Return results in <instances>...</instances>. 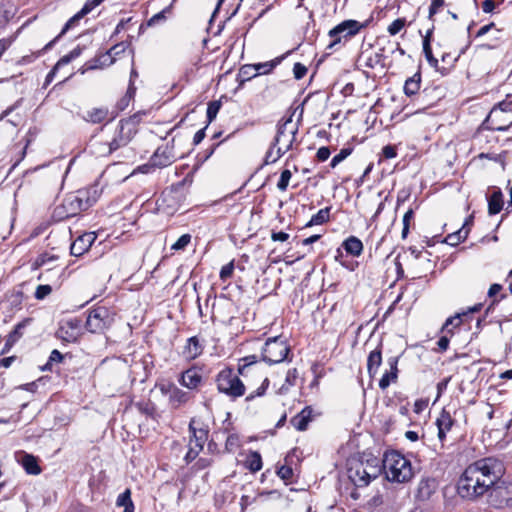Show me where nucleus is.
<instances>
[{
	"label": "nucleus",
	"mask_w": 512,
	"mask_h": 512,
	"mask_svg": "<svg viewBox=\"0 0 512 512\" xmlns=\"http://www.w3.org/2000/svg\"><path fill=\"white\" fill-rule=\"evenodd\" d=\"M281 62V58H275L274 60L257 63L255 65V71L258 75H265L270 73L279 63Z\"/></svg>",
	"instance_id": "43"
},
{
	"label": "nucleus",
	"mask_w": 512,
	"mask_h": 512,
	"mask_svg": "<svg viewBox=\"0 0 512 512\" xmlns=\"http://www.w3.org/2000/svg\"><path fill=\"white\" fill-rule=\"evenodd\" d=\"M220 108H221L220 101H211L208 103L207 111H206L208 123H211L216 118Z\"/></svg>",
	"instance_id": "49"
},
{
	"label": "nucleus",
	"mask_w": 512,
	"mask_h": 512,
	"mask_svg": "<svg viewBox=\"0 0 512 512\" xmlns=\"http://www.w3.org/2000/svg\"><path fill=\"white\" fill-rule=\"evenodd\" d=\"M364 27V24L356 20L342 21L328 32L330 42L327 44L326 50L329 52L339 50Z\"/></svg>",
	"instance_id": "4"
},
{
	"label": "nucleus",
	"mask_w": 512,
	"mask_h": 512,
	"mask_svg": "<svg viewBox=\"0 0 512 512\" xmlns=\"http://www.w3.org/2000/svg\"><path fill=\"white\" fill-rule=\"evenodd\" d=\"M503 207V194L501 190L494 191L488 198V212L490 215L498 214Z\"/></svg>",
	"instance_id": "32"
},
{
	"label": "nucleus",
	"mask_w": 512,
	"mask_h": 512,
	"mask_svg": "<svg viewBox=\"0 0 512 512\" xmlns=\"http://www.w3.org/2000/svg\"><path fill=\"white\" fill-rule=\"evenodd\" d=\"M330 209V207L320 209L316 214H314L311 217L310 221L306 224V226L311 227L314 225H321L327 222L330 216Z\"/></svg>",
	"instance_id": "40"
},
{
	"label": "nucleus",
	"mask_w": 512,
	"mask_h": 512,
	"mask_svg": "<svg viewBox=\"0 0 512 512\" xmlns=\"http://www.w3.org/2000/svg\"><path fill=\"white\" fill-rule=\"evenodd\" d=\"M432 480L430 479H422L418 484L417 489V498L420 500L429 499L431 496L433 489L431 487Z\"/></svg>",
	"instance_id": "41"
},
{
	"label": "nucleus",
	"mask_w": 512,
	"mask_h": 512,
	"mask_svg": "<svg viewBox=\"0 0 512 512\" xmlns=\"http://www.w3.org/2000/svg\"><path fill=\"white\" fill-rule=\"evenodd\" d=\"M215 381L218 391L233 400L245 394V385L230 367L222 369L217 374Z\"/></svg>",
	"instance_id": "5"
},
{
	"label": "nucleus",
	"mask_w": 512,
	"mask_h": 512,
	"mask_svg": "<svg viewBox=\"0 0 512 512\" xmlns=\"http://www.w3.org/2000/svg\"><path fill=\"white\" fill-rule=\"evenodd\" d=\"M127 47H128V45L125 42L117 43L114 46H112L107 51V54L112 57L111 63L114 61V57L123 53Z\"/></svg>",
	"instance_id": "59"
},
{
	"label": "nucleus",
	"mask_w": 512,
	"mask_h": 512,
	"mask_svg": "<svg viewBox=\"0 0 512 512\" xmlns=\"http://www.w3.org/2000/svg\"><path fill=\"white\" fill-rule=\"evenodd\" d=\"M109 118V110L106 107H95L88 110L84 115L83 119L86 122H90L93 124H100Z\"/></svg>",
	"instance_id": "29"
},
{
	"label": "nucleus",
	"mask_w": 512,
	"mask_h": 512,
	"mask_svg": "<svg viewBox=\"0 0 512 512\" xmlns=\"http://www.w3.org/2000/svg\"><path fill=\"white\" fill-rule=\"evenodd\" d=\"M405 26H406V19L405 18H397L387 27V32L389 33V35L395 36Z\"/></svg>",
	"instance_id": "47"
},
{
	"label": "nucleus",
	"mask_w": 512,
	"mask_h": 512,
	"mask_svg": "<svg viewBox=\"0 0 512 512\" xmlns=\"http://www.w3.org/2000/svg\"><path fill=\"white\" fill-rule=\"evenodd\" d=\"M382 364V344L372 350L367 358V372L371 378L375 377L378 373L379 367Z\"/></svg>",
	"instance_id": "21"
},
{
	"label": "nucleus",
	"mask_w": 512,
	"mask_h": 512,
	"mask_svg": "<svg viewBox=\"0 0 512 512\" xmlns=\"http://www.w3.org/2000/svg\"><path fill=\"white\" fill-rule=\"evenodd\" d=\"M414 218L413 209H409L403 216L402 238H406L409 233L410 221Z\"/></svg>",
	"instance_id": "57"
},
{
	"label": "nucleus",
	"mask_w": 512,
	"mask_h": 512,
	"mask_svg": "<svg viewBox=\"0 0 512 512\" xmlns=\"http://www.w3.org/2000/svg\"><path fill=\"white\" fill-rule=\"evenodd\" d=\"M188 430L190 433L189 446L198 449V451H202L208 439V428L203 426L198 427L196 425L195 419H191L189 422Z\"/></svg>",
	"instance_id": "12"
},
{
	"label": "nucleus",
	"mask_w": 512,
	"mask_h": 512,
	"mask_svg": "<svg viewBox=\"0 0 512 512\" xmlns=\"http://www.w3.org/2000/svg\"><path fill=\"white\" fill-rule=\"evenodd\" d=\"M101 2L99 0H87L83 7L80 9V14L87 15L97 6H99Z\"/></svg>",
	"instance_id": "61"
},
{
	"label": "nucleus",
	"mask_w": 512,
	"mask_h": 512,
	"mask_svg": "<svg viewBox=\"0 0 512 512\" xmlns=\"http://www.w3.org/2000/svg\"><path fill=\"white\" fill-rule=\"evenodd\" d=\"M468 236V230L465 228V224L456 232L450 233L445 237L444 242L450 246H457L463 242Z\"/></svg>",
	"instance_id": "37"
},
{
	"label": "nucleus",
	"mask_w": 512,
	"mask_h": 512,
	"mask_svg": "<svg viewBox=\"0 0 512 512\" xmlns=\"http://www.w3.org/2000/svg\"><path fill=\"white\" fill-rule=\"evenodd\" d=\"M277 475L283 480H290L293 476V470L291 467L283 465L277 470Z\"/></svg>",
	"instance_id": "63"
},
{
	"label": "nucleus",
	"mask_w": 512,
	"mask_h": 512,
	"mask_svg": "<svg viewBox=\"0 0 512 512\" xmlns=\"http://www.w3.org/2000/svg\"><path fill=\"white\" fill-rule=\"evenodd\" d=\"M298 372L296 368L289 369L285 377V383L279 388L280 394H285L288 389L296 384Z\"/></svg>",
	"instance_id": "44"
},
{
	"label": "nucleus",
	"mask_w": 512,
	"mask_h": 512,
	"mask_svg": "<svg viewBox=\"0 0 512 512\" xmlns=\"http://www.w3.org/2000/svg\"><path fill=\"white\" fill-rule=\"evenodd\" d=\"M445 5V0H431L429 6L428 19L434 24L435 15L439 12V10Z\"/></svg>",
	"instance_id": "50"
},
{
	"label": "nucleus",
	"mask_w": 512,
	"mask_h": 512,
	"mask_svg": "<svg viewBox=\"0 0 512 512\" xmlns=\"http://www.w3.org/2000/svg\"><path fill=\"white\" fill-rule=\"evenodd\" d=\"M469 312L456 313L446 319L442 326V332L453 335V329L459 327L463 322L468 321Z\"/></svg>",
	"instance_id": "28"
},
{
	"label": "nucleus",
	"mask_w": 512,
	"mask_h": 512,
	"mask_svg": "<svg viewBox=\"0 0 512 512\" xmlns=\"http://www.w3.org/2000/svg\"><path fill=\"white\" fill-rule=\"evenodd\" d=\"M257 362V356L255 355H249L242 359H240L238 372L240 375H245V370L250 367L251 365L255 364Z\"/></svg>",
	"instance_id": "51"
},
{
	"label": "nucleus",
	"mask_w": 512,
	"mask_h": 512,
	"mask_svg": "<svg viewBox=\"0 0 512 512\" xmlns=\"http://www.w3.org/2000/svg\"><path fill=\"white\" fill-rule=\"evenodd\" d=\"M384 56L382 53H375L367 58L365 62V66L369 68H374L377 65L383 66Z\"/></svg>",
	"instance_id": "56"
},
{
	"label": "nucleus",
	"mask_w": 512,
	"mask_h": 512,
	"mask_svg": "<svg viewBox=\"0 0 512 512\" xmlns=\"http://www.w3.org/2000/svg\"><path fill=\"white\" fill-rule=\"evenodd\" d=\"M116 505L119 507H124L123 512H134V504L131 499L130 489H126L124 492L118 495Z\"/></svg>",
	"instance_id": "38"
},
{
	"label": "nucleus",
	"mask_w": 512,
	"mask_h": 512,
	"mask_svg": "<svg viewBox=\"0 0 512 512\" xmlns=\"http://www.w3.org/2000/svg\"><path fill=\"white\" fill-rule=\"evenodd\" d=\"M368 476L364 462H354L348 468L349 479L358 487H364L370 483Z\"/></svg>",
	"instance_id": "14"
},
{
	"label": "nucleus",
	"mask_w": 512,
	"mask_h": 512,
	"mask_svg": "<svg viewBox=\"0 0 512 512\" xmlns=\"http://www.w3.org/2000/svg\"><path fill=\"white\" fill-rule=\"evenodd\" d=\"M490 496L494 498L497 507H503L510 504L512 501V485L499 483V481L492 487Z\"/></svg>",
	"instance_id": "13"
},
{
	"label": "nucleus",
	"mask_w": 512,
	"mask_h": 512,
	"mask_svg": "<svg viewBox=\"0 0 512 512\" xmlns=\"http://www.w3.org/2000/svg\"><path fill=\"white\" fill-rule=\"evenodd\" d=\"M52 292V287L48 284H45V285H39L37 288H36V291H35V298L37 300H43L44 298H46L50 293Z\"/></svg>",
	"instance_id": "58"
},
{
	"label": "nucleus",
	"mask_w": 512,
	"mask_h": 512,
	"mask_svg": "<svg viewBox=\"0 0 512 512\" xmlns=\"http://www.w3.org/2000/svg\"><path fill=\"white\" fill-rule=\"evenodd\" d=\"M111 322L109 310L100 306L89 312L85 327L91 333H102L111 325Z\"/></svg>",
	"instance_id": "9"
},
{
	"label": "nucleus",
	"mask_w": 512,
	"mask_h": 512,
	"mask_svg": "<svg viewBox=\"0 0 512 512\" xmlns=\"http://www.w3.org/2000/svg\"><path fill=\"white\" fill-rule=\"evenodd\" d=\"M487 128L495 131H507L512 126V114L511 116H505L502 120L498 121H487V118L484 121Z\"/></svg>",
	"instance_id": "36"
},
{
	"label": "nucleus",
	"mask_w": 512,
	"mask_h": 512,
	"mask_svg": "<svg viewBox=\"0 0 512 512\" xmlns=\"http://www.w3.org/2000/svg\"><path fill=\"white\" fill-rule=\"evenodd\" d=\"M175 160L176 155L174 153V147L169 144L158 147L150 157L152 166L156 168H165L170 166L173 162H175Z\"/></svg>",
	"instance_id": "11"
},
{
	"label": "nucleus",
	"mask_w": 512,
	"mask_h": 512,
	"mask_svg": "<svg viewBox=\"0 0 512 512\" xmlns=\"http://www.w3.org/2000/svg\"><path fill=\"white\" fill-rule=\"evenodd\" d=\"M169 403L173 408H178L190 399V393L183 391L172 383L167 384Z\"/></svg>",
	"instance_id": "19"
},
{
	"label": "nucleus",
	"mask_w": 512,
	"mask_h": 512,
	"mask_svg": "<svg viewBox=\"0 0 512 512\" xmlns=\"http://www.w3.org/2000/svg\"><path fill=\"white\" fill-rule=\"evenodd\" d=\"M240 445L239 437L237 434H230L225 442V447L228 451L232 452Z\"/></svg>",
	"instance_id": "60"
},
{
	"label": "nucleus",
	"mask_w": 512,
	"mask_h": 512,
	"mask_svg": "<svg viewBox=\"0 0 512 512\" xmlns=\"http://www.w3.org/2000/svg\"><path fill=\"white\" fill-rule=\"evenodd\" d=\"M204 346L197 336L187 339L186 345L183 350V355L187 359H196L203 352Z\"/></svg>",
	"instance_id": "25"
},
{
	"label": "nucleus",
	"mask_w": 512,
	"mask_h": 512,
	"mask_svg": "<svg viewBox=\"0 0 512 512\" xmlns=\"http://www.w3.org/2000/svg\"><path fill=\"white\" fill-rule=\"evenodd\" d=\"M365 470L367 471V473H369L368 479L370 481L377 478L383 471V460L380 461L377 458L368 460L365 463Z\"/></svg>",
	"instance_id": "35"
},
{
	"label": "nucleus",
	"mask_w": 512,
	"mask_h": 512,
	"mask_svg": "<svg viewBox=\"0 0 512 512\" xmlns=\"http://www.w3.org/2000/svg\"><path fill=\"white\" fill-rule=\"evenodd\" d=\"M313 409L310 406L304 407L298 414L291 418V425L298 431H305L312 420Z\"/></svg>",
	"instance_id": "23"
},
{
	"label": "nucleus",
	"mask_w": 512,
	"mask_h": 512,
	"mask_svg": "<svg viewBox=\"0 0 512 512\" xmlns=\"http://www.w3.org/2000/svg\"><path fill=\"white\" fill-rule=\"evenodd\" d=\"M63 358L64 357H63L62 353L59 350H57V349L52 350V352L50 353V356L48 358V361L42 367V370H44V371H52L53 364L61 363Z\"/></svg>",
	"instance_id": "46"
},
{
	"label": "nucleus",
	"mask_w": 512,
	"mask_h": 512,
	"mask_svg": "<svg viewBox=\"0 0 512 512\" xmlns=\"http://www.w3.org/2000/svg\"><path fill=\"white\" fill-rule=\"evenodd\" d=\"M421 85V73L416 72L413 76L409 77L404 84V93L406 96L411 97L415 95Z\"/></svg>",
	"instance_id": "33"
},
{
	"label": "nucleus",
	"mask_w": 512,
	"mask_h": 512,
	"mask_svg": "<svg viewBox=\"0 0 512 512\" xmlns=\"http://www.w3.org/2000/svg\"><path fill=\"white\" fill-rule=\"evenodd\" d=\"M512 114V101H503L495 106L489 115L487 121H498L502 120L505 116H511Z\"/></svg>",
	"instance_id": "27"
},
{
	"label": "nucleus",
	"mask_w": 512,
	"mask_h": 512,
	"mask_svg": "<svg viewBox=\"0 0 512 512\" xmlns=\"http://www.w3.org/2000/svg\"><path fill=\"white\" fill-rule=\"evenodd\" d=\"M342 248L353 257H358L363 251V244L359 238L350 236L342 243Z\"/></svg>",
	"instance_id": "31"
},
{
	"label": "nucleus",
	"mask_w": 512,
	"mask_h": 512,
	"mask_svg": "<svg viewBox=\"0 0 512 512\" xmlns=\"http://www.w3.org/2000/svg\"><path fill=\"white\" fill-rule=\"evenodd\" d=\"M383 472L388 481L396 483H407L414 477L411 461L395 450L385 452Z\"/></svg>",
	"instance_id": "3"
},
{
	"label": "nucleus",
	"mask_w": 512,
	"mask_h": 512,
	"mask_svg": "<svg viewBox=\"0 0 512 512\" xmlns=\"http://www.w3.org/2000/svg\"><path fill=\"white\" fill-rule=\"evenodd\" d=\"M234 260L230 261L226 265H224L219 273V277L223 282H226L228 279H230L233 275L234 271Z\"/></svg>",
	"instance_id": "54"
},
{
	"label": "nucleus",
	"mask_w": 512,
	"mask_h": 512,
	"mask_svg": "<svg viewBox=\"0 0 512 512\" xmlns=\"http://www.w3.org/2000/svg\"><path fill=\"white\" fill-rule=\"evenodd\" d=\"M82 333V321L75 317L64 321L57 331V336L66 342H76Z\"/></svg>",
	"instance_id": "10"
},
{
	"label": "nucleus",
	"mask_w": 512,
	"mask_h": 512,
	"mask_svg": "<svg viewBox=\"0 0 512 512\" xmlns=\"http://www.w3.org/2000/svg\"><path fill=\"white\" fill-rule=\"evenodd\" d=\"M175 194L176 193L172 190L163 191L157 201L158 207L168 214L174 213L178 208V202Z\"/></svg>",
	"instance_id": "22"
},
{
	"label": "nucleus",
	"mask_w": 512,
	"mask_h": 512,
	"mask_svg": "<svg viewBox=\"0 0 512 512\" xmlns=\"http://www.w3.org/2000/svg\"><path fill=\"white\" fill-rule=\"evenodd\" d=\"M85 15H82L80 14V10L74 15L72 16L64 25V27L62 28L61 32L53 39L51 40L49 43H47L44 48L38 52V55H41L43 52H46L48 51L49 49H51L54 44L60 39V37H62L68 30H70L72 27L76 26L79 21L84 17Z\"/></svg>",
	"instance_id": "26"
},
{
	"label": "nucleus",
	"mask_w": 512,
	"mask_h": 512,
	"mask_svg": "<svg viewBox=\"0 0 512 512\" xmlns=\"http://www.w3.org/2000/svg\"><path fill=\"white\" fill-rule=\"evenodd\" d=\"M256 76H258V74H256L254 64L243 65L240 68L239 74H238V78L240 79V84H242L245 81H248Z\"/></svg>",
	"instance_id": "45"
},
{
	"label": "nucleus",
	"mask_w": 512,
	"mask_h": 512,
	"mask_svg": "<svg viewBox=\"0 0 512 512\" xmlns=\"http://www.w3.org/2000/svg\"><path fill=\"white\" fill-rule=\"evenodd\" d=\"M137 133L136 116L119 121L110 142L115 150L126 146Z\"/></svg>",
	"instance_id": "7"
},
{
	"label": "nucleus",
	"mask_w": 512,
	"mask_h": 512,
	"mask_svg": "<svg viewBox=\"0 0 512 512\" xmlns=\"http://www.w3.org/2000/svg\"><path fill=\"white\" fill-rule=\"evenodd\" d=\"M292 173L290 170L285 169L281 172L280 179L277 183V188L280 191H286L291 179Z\"/></svg>",
	"instance_id": "53"
},
{
	"label": "nucleus",
	"mask_w": 512,
	"mask_h": 512,
	"mask_svg": "<svg viewBox=\"0 0 512 512\" xmlns=\"http://www.w3.org/2000/svg\"><path fill=\"white\" fill-rule=\"evenodd\" d=\"M269 386V379L265 378L262 382V384L253 392L248 394L245 398V401L250 402L254 400L256 397H261L265 394L267 388Z\"/></svg>",
	"instance_id": "48"
},
{
	"label": "nucleus",
	"mask_w": 512,
	"mask_h": 512,
	"mask_svg": "<svg viewBox=\"0 0 512 512\" xmlns=\"http://www.w3.org/2000/svg\"><path fill=\"white\" fill-rule=\"evenodd\" d=\"M246 467L251 472H258L262 468V458L259 452L252 451L249 453L246 459Z\"/></svg>",
	"instance_id": "39"
},
{
	"label": "nucleus",
	"mask_w": 512,
	"mask_h": 512,
	"mask_svg": "<svg viewBox=\"0 0 512 512\" xmlns=\"http://www.w3.org/2000/svg\"><path fill=\"white\" fill-rule=\"evenodd\" d=\"M435 30V24H432L431 27L426 31V34L423 36V53L427 62L431 67L436 68L438 66V60L433 56L431 41L432 35Z\"/></svg>",
	"instance_id": "24"
},
{
	"label": "nucleus",
	"mask_w": 512,
	"mask_h": 512,
	"mask_svg": "<svg viewBox=\"0 0 512 512\" xmlns=\"http://www.w3.org/2000/svg\"><path fill=\"white\" fill-rule=\"evenodd\" d=\"M22 466L28 474L38 475L41 472V468L38 465L36 457L25 453L21 460Z\"/></svg>",
	"instance_id": "34"
},
{
	"label": "nucleus",
	"mask_w": 512,
	"mask_h": 512,
	"mask_svg": "<svg viewBox=\"0 0 512 512\" xmlns=\"http://www.w3.org/2000/svg\"><path fill=\"white\" fill-rule=\"evenodd\" d=\"M89 148L91 153L97 157H106L116 151L115 148L112 147L110 139H92L90 141Z\"/></svg>",
	"instance_id": "20"
},
{
	"label": "nucleus",
	"mask_w": 512,
	"mask_h": 512,
	"mask_svg": "<svg viewBox=\"0 0 512 512\" xmlns=\"http://www.w3.org/2000/svg\"><path fill=\"white\" fill-rule=\"evenodd\" d=\"M202 381V376L200 373L194 369L190 368L184 371L181 375L180 383L187 387L188 389H195L199 386Z\"/></svg>",
	"instance_id": "30"
},
{
	"label": "nucleus",
	"mask_w": 512,
	"mask_h": 512,
	"mask_svg": "<svg viewBox=\"0 0 512 512\" xmlns=\"http://www.w3.org/2000/svg\"><path fill=\"white\" fill-rule=\"evenodd\" d=\"M290 348L282 337H273L266 340L262 349V359L273 365L287 359Z\"/></svg>",
	"instance_id": "6"
},
{
	"label": "nucleus",
	"mask_w": 512,
	"mask_h": 512,
	"mask_svg": "<svg viewBox=\"0 0 512 512\" xmlns=\"http://www.w3.org/2000/svg\"><path fill=\"white\" fill-rule=\"evenodd\" d=\"M450 334L445 333L443 336H441L437 341V347L439 352H445L450 343Z\"/></svg>",
	"instance_id": "64"
},
{
	"label": "nucleus",
	"mask_w": 512,
	"mask_h": 512,
	"mask_svg": "<svg viewBox=\"0 0 512 512\" xmlns=\"http://www.w3.org/2000/svg\"><path fill=\"white\" fill-rule=\"evenodd\" d=\"M307 73V68L302 63H295L293 67V74L295 79L300 80L302 79Z\"/></svg>",
	"instance_id": "62"
},
{
	"label": "nucleus",
	"mask_w": 512,
	"mask_h": 512,
	"mask_svg": "<svg viewBox=\"0 0 512 512\" xmlns=\"http://www.w3.org/2000/svg\"><path fill=\"white\" fill-rule=\"evenodd\" d=\"M136 92V87L131 83L128 86L126 94L116 103V110L117 111H123L125 110L130 101L134 98Z\"/></svg>",
	"instance_id": "42"
},
{
	"label": "nucleus",
	"mask_w": 512,
	"mask_h": 512,
	"mask_svg": "<svg viewBox=\"0 0 512 512\" xmlns=\"http://www.w3.org/2000/svg\"><path fill=\"white\" fill-rule=\"evenodd\" d=\"M293 115L282 118L277 124V132L272 142L273 146L283 145L286 149H291L295 141L298 127L293 123Z\"/></svg>",
	"instance_id": "8"
},
{
	"label": "nucleus",
	"mask_w": 512,
	"mask_h": 512,
	"mask_svg": "<svg viewBox=\"0 0 512 512\" xmlns=\"http://www.w3.org/2000/svg\"><path fill=\"white\" fill-rule=\"evenodd\" d=\"M455 424V419L450 412L445 408L442 409L438 418L436 419V426L438 428V439L443 444L446 440V435L451 431Z\"/></svg>",
	"instance_id": "17"
},
{
	"label": "nucleus",
	"mask_w": 512,
	"mask_h": 512,
	"mask_svg": "<svg viewBox=\"0 0 512 512\" xmlns=\"http://www.w3.org/2000/svg\"><path fill=\"white\" fill-rule=\"evenodd\" d=\"M398 356H392L387 359V364L389 366V370L385 371L379 380V388L381 390H386L390 384L396 383L398 380Z\"/></svg>",
	"instance_id": "15"
},
{
	"label": "nucleus",
	"mask_w": 512,
	"mask_h": 512,
	"mask_svg": "<svg viewBox=\"0 0 512 512\" xmlns=\"http://www.w3.org/2000/svg\"><path fill=\"white\" fill-rule=\"evenodd\" d=\"M101 194L102 188L97 183L69 194L63 201L61 208L64 213L61 217L70 218L88 210L98 201Z\"/></svg>",
	"instance_id": "2"
},
{
	"label": "nucleus",
	"mask_w": 512,
	"mask_h": 512,
	"mask_svg": "<svg viewBox=\"0 0 512 512\" xmlns=\"http://www.w3.org/2000/svg\"><path fill=\"white\" fill-rule=\"evenodd\" d=\"M503 474L504 466L500 460L493 457L477 460L461 475L457 492L464 499H477L490 492Z\"/></svg>",
	"instance_id": "1"
},
{
	"label": "nucleus",
	"mask_w": 512,
	"mask_h": 512,
	"mask_svg": "<svg viewBox=\"0 0 512 512\" xmlns=\"http://www.w3.org/2000/svg\"><path fill=\"white\" fill-rule=\"evenodd\" d=\"M191 242L190 234H183L179 237V239L171 246L172 250H183L187 247V245Z\"/></svg>",
	"instance_id": "55"
},
{
	"label": "nucleus",
	"mask_w": 512,
	"mask_h": 512,
	"mask_svg": "<svg viewBox=\"0 0 512 512\" xmlns=\"http://www.w3.org/2000/svg\"><path fill=\"white\" fill-rule=\"evenodd\" d=\"M96 240V235L93 232L84 233L76 238L71 244L70 252L71 255L79 257L83 255L92 246Z\"/></svg>",
	"instance_id": "18"
},
{
	"label": "nucleus",
	"mask_w": 512,
	"mask_h": 512,
	"mask_svg": "<svg viewBox=\"0 0 512 512\" xmlns=\"http://www.w3.org/2000/svg\"><path fill=\"white\" fill-rule=\"evenodd\" d=\"M351 153V148H342L340 152L332 158L330 162L331 168H335L338 164L344 161Z\"/></svg>",
	"instance_id": "52"
},
{
	"label": "nucleus",
	"mask_w": 512,
	"mask_h": 512,
	"mask_svg": "<svg viewBox=\"0 0 512 512\" xmlns=\"http://www.w3.org/2000/svg\"><path fill=\"white\" fill-rule=\"evenodd\" d=\"M31 321V318H25L15 325L14 329L8 334L6 338L1 354L8 353L15 345V343H17L22 338L25 328L31 323Z\"/></svg>",
	"instance_id": "16"
}]
</instances>
